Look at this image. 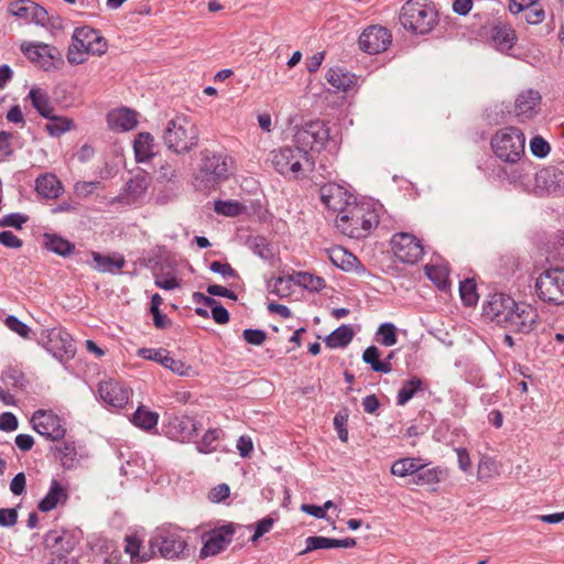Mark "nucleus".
<instances>
[{
    "mask_svg": "<svg viewBox=\"0 0 564 564\" xmlns=\"http://www.w3.org/2000/svg\"><path fill=\"white\" fill-rule=\"evenodd\" d=\"M126 553L131 556V560L138 558L140 562H145L152 557V550L141 551L140 541L135 536H126Z\"/></svg>",
    "mask_w": 564,
    "mask_h": 564,
    "instance_id": "43",
    "label": "nucleus"
},
{
    "mask_svg": "<svg viewBox=\"0 0 564 564\" xmlns=\"http://www.w3.org/2000/svg\"><path fill=\"white\" fill-rule=\"evenodd\" d=\"M422 388V380L417 377H413L410 380H406L402 388L398 392V404L404 405L409 402L414 394Z\"/></svg>",
    "mask_w": 564,
    "mask_h": 564,
    "instance_id": "41",
    "label": "nucleus"
},
{
    "mask_svg": "<svg viewBox=\"0 0 564 564\" xmlns=\"http://www.w3.org/2000/svg\"><path fill=\"white\" fill-rule=\"evenodd\" d=\"M319 195L323 204L330 210L340 215L352 202V196L340 185L327 183L321 186Z\"/></svg>",
    "mask_w": 564,
    "mask_h": 564,
    "instance_id": "19",
    "label": "nucleus"
},
{
    "mask_svg": "<svg viewBox=\"0 0 564 564\" xmlns=\"http://www.w3.org/2000/svg\"><path fill=\"white\" fill-rule=\"evenodd\" d=\"M294 282L299 285L314 292L325 288V280L308 272H299L294 276Z\"/></svg>",
    "mask_w": 564,
    "mask_h": 564,
    "instance_id": "42",
    "label": "nucleus"
},
{
    "mask_svg": "<svg viewBox=\"0 0 564 564\" xmlns=\"http://www.w3.org/2000/svg\"><path fill=\"white\" fill-rule=\"evenodd\" d=\"M514 33L510 29H499L494 35V41L501 50L511 48L513 45Z\"/></svg>",
    "mask_w": 564,
    "mask_h": 564,
    "instance_id": "56",
    "label": "nucleus"
},
{
    "mask_svg": "<svg viewBox=\"0 0 564 564\" xmlns=\"http://www.w3.org/2000/svg\"><path fill=\"white\" fill-rule=\"evenodd\" d=\"M100 399L108 405L122 408L128 403L130 391L121 382L109 379L99 383Z\"/></svg>",
    "mask_w": 564,
    "mask_h": 564,
    "instance_id": "20",
    "label": "nucleus"
},
{
    "mask_svg": "<svg viewBox=\"0 0 564 564\" xmlns=\"http://www.w3.org/2000/svg\"><path fill=\"white\" fill-rule=\"evenodd\" d=\"M29 98L32 102V106L42 117L51 118V115L53 113V107L51 106L46 91L41 88L33 87L29 93Z\"/></svg>",
    "mask_w": 564,
    "mask_h": 564,
    "instance_id": "32",
    "label": "nucleus"
},
{
    "mask_svg": "<svg viewBox=\"0 0 564 564\" xmlns=\"http://www.w3.org/2000/svg\"><path fill=\"white\" fill-rule=\"evenodd\" d=\"M392 35L381 25H371L364 30L359 36V47L368 54H378L386 51L391 44Z\"/></svg>",
    "mask_w": 564,
    "mask_h": 564,
    "instance_id": "17",
    "label": "nucleus"
},
{
    "mask_svg": "<svg viewBox=\"0 0 564 564\" xmlns=\"http://www.w3.org/2000/svg\"><path fill=\"white\" fill-rule=\"evenodd\" d=\"M29 7L32 9L30 20L35 24L44 26L48 22V14L46 10L35 2L29 4Z\"/></svg>",
    "mask_w": 564,
    "mask_h": 564,
    "instance_id": "61",
    "label": "nucleus"
},
{
    "mask_svg": "<svg viewBox=\"0 0 564 564\" xmlns=\"http://www.w3.org/2000/svg\"><path fill=\"white\" fill-rule=\"evenodd\" d=\"M249 248L263 260H271L274 257L273 248L262 236L251 237L248 240Z\"/></svg>",
    "mask_w": 564,
    "mask_h": 564,
    "instance_id": "40",
    "label": "nucleus"
},
{
    "mask_svg": "<svg viewBox=\"0 0 564 564\" xmlns=\"http://www.w3.org/2000/svg\"><path fill=\"white\" fill-rule=\"evenodd\" d=\"M274 520L271 517H265L257 522L256 530L251 536L252 542H257L262 535L268 533L273 527Z\"/></svg>",
    "mask_w": 564,
    "mask_h": 564,
    "instance_id": "62",
    "label": "nucleus"
},
{
    "mask_svg": "<svg viewBox=\"0 0 564 564\" xmlns=\"http://www.w3.org/2000/svg\"><path fill=\"white\" fill-rule=\"evenodd\" d=\"M219 430H208L198 445V449L203 453H209L215 449L214 443L219 438Z\"/></svg>",
    "mask_w": 564,
    "mask_h": 564,
    "instance_id": "58",
    "label": "nucleus"
},
{
    "mask_svg": "<svg viewBox=\"0 0 564 564\" xmlns=\"http://www.w3.org/2000/svg\"><path fill=\"white\" fill-rule=\"evenodd\" d=\"M85 54H89L88 50H86V45L82 41H78L73 33L72 44L67 52V61L73 65L82 64L85 61Z\"/></svg>",
    "mask_w": 564,
    "mask_h": 564,
    "instance_id": "44",
    "label": "nucleus"
},
{
    "mask_svg": "<svg viewBox=\"0 0 564 564\" xmlns=\"http://www.w3.org/2000/svg\"><path fill=\"white\" fill-rule=\"evenodd\" d=\"M150 185V176L144 171L135 174L126 184L124 193L121 194L120 200L128 204L134 203L138 198L143 196Z\"/></svg>",
    "mask_w": 564,
    "mask_h": 564,
    "instance_id": "25",
    "label": "nucleus"
},
{
    "mask_svg": "<svg viewBox=\"0 0 564 564\" xmlns=\"http://www.w3.org/2000/svg\"><path fill=\"white\" fill-rule=\"evenodd\" d=\"M0 243L11 249H19L23 245L22 240L9 230L0 232Z\"/></svg>",
    "mask_w": 564,
    "mask_h": 564,
    "instance_id": "64",
    "label": "nucleus"
},
{
    "mask_svg": "<svg viewBox=\"0 0 564 564\" xmlns=\"http://www.w3.org/2000/svg\"><path fill=\"white\" fill-rule=\"evenodd\" d=\"M235 527L232 523L214 529L203 535L204 545L199 555L202 558L215 556L223 552L232 541Z\"/></svg>",
    "mask_w": 564,
    "mask_h": 564,
    "instance_id": "16",
    "label": "nucleus"
},
{
    "mask_svg": "<svg viewBox=\"0 0 564 564\" xmlns=\"http://www.w3.org/2000/svg\"><path fill=\"white\" fill-rule=\"evenodd\" d=\"M459 293L462 301L467 306H473L478 301V295L476 292V283L474 280L466 279L460 282L459 284Z\"/></svg>",
    "mask_w": 564,
    "mask_h": 564,
    "instance_id": "50",
    "label": "nucleus"
},
{
    "mask_svg": "<svg viewBox=\"0 0 564 564\" xmlns=\"http://www.w3.org/2000/svg\"><path fill=\"white\" fill-rule=\"evenodd\" d=\"M25 57L45 72L58 68L64 62L58 48L42 42H23L20 46Z\"/></svg>",
    "mask_w": 564,
    "mask_h": 564,
    "instance_id": "10",
    "label": "nucleus"
},
{
    "mask_svg": "<svg viewBox=\"0 0 564 564\" xmlns=\"http://www.w3.org/2000/svg\"><path fill=\"white\" fill-rule=\"evenodd\" d=\"M2 380L8 389L17 391H23L28 387V380L24 373L15 368H9L2 375Z\"/></svg>",
    "mask_w": 564,
    "mask_h": 564,
    "instance_id": "39",
    "label": "nucleus"
},
{
    "mask_svg": "<svg viewBox=\"0 0 564 564\" xmlns=\"http://www.w3.org/2000/svg\"><path fill=\"white\" fill-rule=\"evenodd\" d=\"M33 429L51 441H59L66 434L63 420L51 410H37L31 419Z\"/></svg>",
    "mask_w": 564,
    "mask_h": 564,
    "instance_id": "13",
    "label": "nucleus"
},
{
    "mask_svg": "<svg viewBox=\"0 0 564 564\" xmlns=\"http://www.w3.org/2000/svg\"><path fill=\"white\" fill-rule=\"evenodd\" d=\"M47 119L50 122L46 124L45 129L52 137H58L72 128L73 121L70 119L56 117L53 113L51 118Z\"/></svg>",
    "mask_w": 564,
    "mask_h": 564,
    "instance_id": "45",
    "label": "nucleus"
},
{
    "mask_svg": "<svg viewBox=\"0 0 564 564\" xmlns=\"http://www.w3.org/2000/svg\"><path fill=\"white\" fill-rule=\"evenodd\" d=\"M294 276H279L269 283L270 291L279 297H285L291 294Z\"/></svg>",
    "mask_w": 564,
    "mask_h": 564,
    "instance_id": "48",
    "label": "nucleus"
},
{
    "mask_svg": "<svg viewBox=\"0 0 564 564\" xmlns=\"http://www.w3.org/2000/svg\"><path fill=\"white\" fill-rule=\"evenodd\" d=\"M443 470L440 467L425 468L421 462V467L416 470L412 482L419 486L435 485L440 482Z\"/></svg>",
    "mask_w": 564,
    "mask_h": 564,
    "instance_id": "36",
    "label": "nucleus"
},
{
    "mask_svg": "<svg viewBox=\"0 0 564 564\" xmlns=\"http://www.w3.org/2000/svg\"><path fill=\"white\" fill-rule=\"evenodd\" d=\"M162 366L170 369L172 372L180 376H192L194 373L193 367L186 365L184 361L180 359H174L169 354L164 355Z\"/></svg>",
    "mask_w": 564,
    "mask_h": 564,
    "instance_id": "49",
    "label": "nucleus"
},
{
    "mask_svg": "<svg viewBox=\"0 0 564 564\" xmlns=\"http://www.w3.org/2000/svg\"><path fill=\"white\" fill-rule=\"evenodd\" d=\"M294 142L305 154L321 152L328 144L335 143L329 128L322 120H312L299 127L294 134Z\"/></svg>",
    "mask_w": 564,
    "mask_h": 564,
    "instance_id": "7",
    "label": "nucleus"
},
{
    "mask_svg": "<svg viewBox=\"0 0 564 564\" xmlns=\"http://www.w3.org/2000/svg\"><path fill=\"white\" fill-rule=\"evenodd\" d=\"M26 221H28L26 216L19 214V213H13V214H8V215L3 216L0 219V226L1 227H13L17 229H21L23 224H25Z\"/></svg>",
    "mask_w": 564,
    "mask_h": 564,
    "instance_id": "60",
    "label": "nucleus"
},
{
    "mask_svg": "<svg viewBox=\"0 0 564 564\" xmlns=\"http://www.w3.org/2000/svg\"><path fill=\"white\" fill-rule=\"evenodd\" d=\"M419 467H421V458L405 457L395 460L391 465L390 470L392 475L398 477L412 476V478H414Z\"/></svg>",
    "mask_w": 564,
    "mask_h": 564,
    "instance_id": "35",
    "label": "nucleus"
},
{
    "mask_svg": "<svg viewBox=\"0 0 564 564\" xmlns=\"http://www.w3.org/2000/svg\"><path fill=\"white\" fill-rule=\"evenodd\" d=\"M378 224V212L370 203L352 202L340 215L336 216L338 230L355 239L368 237Z\"/></svg>",
    "mask_w": 564,
    "mask_h": 564,
    "instance_id": "1",
    "label": "nucleus"
},
{
    "mask_svg": "<svg viewBox=\"0 0 564 564\" xmlns=\"http://www.w3.org/2000/svg\"><path fill=\"white\" fill-rule=\"evenodd\" d=\"M330 262L344 271H351L359 264V260L343 247H333L326 250Z\"/></svg>",
    "mask_w": 564,
    "mask_h": 564,
    "instance_id": "30",
    "label": "nucleus"
},
{
    "mask_svg": "<svg viewBox=\"0 0 564 564\" xmlns=\"http://www.w3.org/2000/svg\"><path fill=\"white\" fill-rule=\"evenodd\" d=\"M243 339L254 346L262 345L267 339V333L262 329L247 328L242 333Z\"/></svg>",
    "mask_w": 564,
    "mask_h": 564,
    "instance_id": "59",
    "label": "nucleus"
},
{
    "mask_svg": "<svg viewBox=\"0 0 564 564\" xmlns=\"http://www.w3.org/2000/svg\"><path fill=\"white\" fill-rule=\"evenodd\" d=\"M44 545L52 550V555L70 554L76 545V540L66 531L51 530L44 536Z\"/></svg>",
    "mask_w": 564,
    "mask_h": 564,
    "instance_id": "21",
    "label": "nucleus"
},
{
    "mask_svg": "<svg viewBox=\"0 0 564 564\" xmlns=\"http://www.w3.org/2000/svg\"><path fill=\"white\" fill-rule=\"evenodd\" d=\"M43 239L45 247L50 251L63 257L70 254L75 249V246L72 242L54 234H45Z\"/></svg>",
    "mask_w": 564,
    "mask_h": 564,
    "instance_id": "34",
    "label": "nucleus"
},
{
    "mask_svg": "<svg viewBox=\"0 0 564 564\" xmlns=\"http://www.w3.org/2000/svg\"><path fill=\"white\" fill-rule=\"evenodd\" d=\"M333 547H336V539L325 536H308L306 539V547L301 552V554H305L314 550Z\"/></svg>",
    "mask_w": 564,
    "mask_h": 564,
    "instance_id": "52",
    "label": "nucleus"
},
{
    "mask_svg": "<svg viewBox=\"0 0 564 564\" xmlns=\"http://www.w3.org/2000/svg\"><path fill=\"white\" fill-rule=\"evenodd\" d=\"M230 158L227 155L204 151L199 170L195 176V186L202 191L228 178Z\"/></svg>",
    "mask_w": 564,
    "mask_h": 564,
    "instance_id": "6",
    "label": "nucleus"
},
{
    "mask_svg": "<svg viewBox=\"0 0 564 564\" xmlns=\"http://www.w3.org/2000/svg\"><path fill=\"white\" fill-rule=\"evenodd\" d=\"M58 453V458L61 459L63 466L69 467L75 457H76V447L72 442H64L62 445L56 447Z\"/></svg>",
    "mask_w": 564,
    "mask_h": 564,
    "instance_id": "53",
    "label": "nucleus"
},
{
    "mask_svg": "<svg viewBox=\"0 0 564 564\" xmlns=\"http://www.w3.org/2000/svg\"><path fill=\"white\" fill-rule=\"evenodd\" d=\"M539 323L538 310L525 302H516L503 328L512 333L529 334L533 332Z\"/></svg>",
    "mask_w": 564,
    "mask_h": 564,
    "instance_id": "12",
    "label": "nucleus"
},
{
    "mask_svg": "<svg viewBox=\"0 0 564 564\" xmlns=\"http://www.w3.org/2000/svg\"><path fill=\"white\" fill-rule=\"evenodd\" d=\"M391 246L394 256L403 263H416L424 252L421 241L408 232L393 235Z\"/></svg>",
    "mask_w": 564,
    "mask_h": 564,
    "instance_id": "14",
    "label": "nucleus"
},
{
    "mask_svg": "<svg viewBox=\"0 0 564 564\" xmlns=\"http://www.w3.org/2000/svg\"><path fill=\"white\" fill-rule=\"evenodd\" d=\"M68 499V490L58 480L53 479L48 492L39 502L37 508L42 512H48L55 509L58 505L66 503Z\"/></svg>",
    "mask_w": 564,
    "mask_h": 564,
    "instance_id": "24",
    "label": "nucleus"
},
{
    "mask_svg": "<svg viewBox=\"0 0 564 564\" xmlns=\"http://www.w3.org/2000/svg\"><path fill=\"white\" fill-rule=\"evenodd\" d=\"M169 433L184 442L197 435L196 421L187 415L173 417L169 423Z\"/></svg>",
    "mask_w": 564,
    "mask_h": 564,
    "instance_id": "26",
    "label": "nucleus"
},
{
    "mask_svg": "<svg viewBox=\"0 0 564 564\" xmlns=\"http://www.w3.org/2000/svg\"><path fill=\"white\" fill-rule=\"evenodd\" d=\"M91 257L94 260V264L91 267L99 272H108L115 273L120 271L124 264L126 260L122 254L113 253L112 256L101 254L99 252H91Z\"/></svg>",
    "mask_w": 564,
    "mask_h": 564,
    "instance_id": "29",
    "label": "nucleus"
},
{
    "mask_svg": "<svg viewBox=\"0 0 564 564\" xmlns=\"http://www.w3.org/2000/svg\"><path fill=\"white\" fill-rule=\"evenodd\" d=\"M4 325L12 332L17 333L22 338H29L31 328L13 315L7 316Z\"/></svg>",
    "mask_w": 564,
    "mask_h": 564,
    "instance_id": "54",
    "label": "nucleus"
},
{
    "mask_svg": "<svg viewBox=\"0 0 564 564\" xmlns=\"http://www.w3.org/2000/svg\"><path fill=\"white\" fill-rule=\"evenodd\" d=\"M159 421V414L144 406H139L133 414L132 423L145 431L154 429Z\"/></svg>",
    "mask_w": 564,
    "mask_h": 564,
    "instance_id": "37",
    "label": "nucleus"
},
{
    "mask_svg": "<svg viewBox=\"0 0 564 564\" xmlns=\"http://www.w3.org/2000/svg\"><path fill=\"white\" fill-rule=\"evenodd\" d=\"M530 149L534 156L545 158L550 153V144L541 135H535L530 141Z\"/></svg>",
    "mask_w": 564,
    "mask_h": 564,
    "instance_id": "57",
    "label": "nucleus"
},
{
    "mask_svg": "<svg viewBox=\"0 0 564 564\" xmlns=\"http://www.w3.org/2000/svg\"><path fill=\"white\" fill-rule=\"evenodd\" d=\"M152 556L158 552L164 558H176L186 547V542L176 529L159 528L149 541Z\"/></svg>",
    "mask_w": 564,
    "mask_h": 564,
    "instance_id": "9",
    "label": "nucleus"
},
{
    "mask_svg": "<svg viewBox=\"0 0 564 564\" xmlns=\"http://www.w3.org/2000/svg\"><path fill=\"white\" fill-rule=\"evenodd\" d=\"M270 160L273 167L281 175L299 177L304 167L313 170L315 162L311 154H305L297 144L295 147H281L271 151Z\"/></svg>",
    "mask_w": 564,
    "mask_h": 564,
    "instance_id": "5",
    "label": "nucleus"
},
{
    "mask_svg": "<svg viewBox=\"0 0 564 564\" xmlns=\"http://www.w3.org/2000/svg\"><path fill=\"white\" fill-rule=\"evenodd\" d=\"M35 191L46 199H55L63 193V185L54 174L45 173L37 176Z\"/></svg>",
    "mask_w": 564,
    "mask_h": 564,
    "instance_id": "28",
    "label": "nucleus"
},
{
    "mask_svg": "<svg viewBox=\"0 0 564 564\" xmlns=\"http://www.w3.org/2000/svg\"><path fill=\"white\" fill-rule=\"evenodd\" d=\"M156 144L149 132H140L133 141V151L138 163L149 162L155 155Z\"/></svg>",
    "mask_w": 564,
    "mask_h": 564,
    "instance_id": "27",
    "label": "nucleus"
},
{
    "mask_svg": "<svg viewBox=\"0 0 564 564\" xmlns=\"http://www.w3.org/2000/svg\"><path fill=\"white\" fill-rule=\"evenodd\" d=\"M542 107L541 94L532 88L524 89L514 99L513 115L520 123L533 120Z\"/></svg>",
    "mask_w": 564,
    "mask_h": 564,
    "instance_id": "15",
    "label": "nucleus"
},
{
    "mask_svg": "<svg viewBox=\"0 0 564 564\" xmlns=\"http://www.w3.org/2000/svg\"><path fill=\"white\" fill-rule=\"evenodd\" d=\"M214 210L219 215L236 217L245 210V206L238 202L217 200Z\"/></svg>",
    "mask_w": 564,
    "mask_h": 564,
    "instance_id": "51",
    "label": "nucleus"
},
{
    "mask_svg": "<svg viewBox=\"0 0 564 564\" xmlns=\"http://www.w3.org/2000/svg\"><path fill=\"white\" fill-rule=\"evenodd\" d=\"M31 0H17L10 3L9 11L11 14L21 18V19H30L32 9L29 4H32Z\"/></svg>",
    "mask_w": 564,
    "mask_h": 564,
    "instance_id": "55",
    "label": "nucleus"
},
{
    "mask_svg": "<svg viewBox=\"0 0 564 564\" xmlns=\"http://www.w3.org/2000/svg\"><path fill=\"white\" fill-rule=\"evenodd\" d=\"M74 34L86 45L89 54L100 56L107 51V42L98 31L89 26H80L75 29Z\"/></svg>",
    "mask_w": 564,
    "mask_h": 564,
    "instance_id": "23",
    "label": "nucleus"
},
{
    "mask_svg": "<svg viewBox=\"0 0 564 564\" xmlns=\"http://www.w3.org/2000/svg\"><path fill=\"white\" fill-rule=\"evenodd\" d=\"M163 141L169 150L176 154H185L197 147L198 129L184 116L171 119L164 131Z\"/></svg>",
    "mask_w": 564,
    "mask_h": 564,
    "instance_id": "2",
    "label": "nucleus"
},
{
    "mask_svg": "<svg viewBox=\"0 0 564 564\" xmlns=\"http://www.w3.org/2000/svg\"><path fill=\"white\" fill-rule=\"evenodd\" d=\"M397 328L392 323L381 324L377 332V341L386 347L397 344Z\"/></svg>",
    "mask_w": 564,
    "mask_h": 564,
    "instance_id": "46",
    "label": "nucleus"
},
{
    "mask_svg": "<svg viewBox=\"0 0 564 564\" xmlns=\"http://www.w3.org/2000/svg\"><path fill=\"white\" fill-rule=\"evenodd\" d=\"M516 302L517 301L507 294H492L484 305V315L490 321L503 327L511 310L514 307Z\"/></svg>",
    "mask_w": 564,
    "mask_h": 564,
    "instance_id": "18",
    "label": "nucleus"
},
{
    "mask_svg": "<svg viewBox=\"0 0 564 564\" xmlns=\"http://www.w3.org/2000/svg\"><path fill=\"white\" fill-rule=\"evenodd\" d=\"M177 178L176 169L169 162L161 164L158 171V180L160 182H174Z\"/></svg>",
    "mask_w": 564,
    "mask_h": 564,
    "instance_id": "63",
    "label": "nucleus"
},
{
    "mask_svg": "<svg viewBox=\"0 0 564 564\" xmlns=\"http://www.w3.org/2000/svg\"><path fill=\"white\" fill-rule=\"evenodd\" d=\"M107 122L113 131H130L138 124V112L126 107L113 109L107 115Z\"/></svg>",
    "mask_w": 564,
    "mask_h": 564,
    "instance_id": "22",
    "label": "nucleus"
},
{
    "mask_svg": "<svg viewBox=\"0 0 564 564\" xmlns=\"http://www.w3.org/2000/svg\"><path fill=\"white\" fill-rule=\"evenodd\" d=\"M490 145L499 160L516 164L524 155L525 137L517 127H505L491 137Z\"/></svg>",
    "mask_w": 564,
    "mask_h": 564,
    "instance_id": "4",
    "label": "nucleus"
},
{
    "mask_svg": "<svg viewBox=\"0 0 564 564\" xmlns=\"http://www.w3.org/2000/svg\"><path fill=\"white\" fill-rule=\"evenodd\" d=\"M364 362L370 365V368L375 372L389 373L392 371V366H388L387 362L380 360V351L376 346H369L362 354Z\"/></svg>",
    "mask_w": 564,
    "mask_h": 564,
    "instance_id": "38",
    "label": "nucleus"
},
{
    "mask_svg": "<svg viewBox=\"0 0 564 564\" xmlns=\"http://www.w3.org/2000/svg\"><path fill=\"white\" fill-rule=\"evenodd\" d=\"M39 343L59 360L73 358L76 352L72 336L62 328L42 330Z\"/></svg>",
    "mask_w": 564,
    "mask_h": 564,
    "instance_id": "11",
    "label": "nucleus"
},
{
    "mask_svg": "<svg viewBox=\"0 0 564 564\" xmlns=\"http://www.w3.org/2000/svg\"><path fill=\"white\" fill-rule=\"evenodd\" d=\"M354 75L343 68H330L326 74L327 82L336 89L347 91L354 84Z\"/></svg>",
    "mask_w": 564,
    "mask_h": 564,
    "instance_id": "31",
    "label": "nucleus"
},
{
    "mask_svg": "<svg viewBox=\"0 0 564 564\" xmlns=\"http://www.w3.org/2000/svg\"><path fill=\"white\" fill-rule=\"evenodd\" d=\"M539 297L554 305L564 304V269L544 270L535 281Z\"/></svg>",
    "mask_w": 564,
    "mask_h": 564,
    "instance_id": "8",
    "label": "nucleus"
},
{
    "mask_svg": "<svg viewBox=\"0 0 564 564\" xmlns=\"http://www.w3.org/2000/svg\"><path fill=\"white\" fill-rule=\"evenodd\" d=\"M498 474H499V465L494 458H491L489 456H482L479 459L478 479H480V480L489 479Z\"/></svg>",
    "mask_w": 564,
    "mask_h": 564,
    "instance_id": "47",
    "label": "nucleus"
},
{
    "mask_svg": "<svg viewBox=\"0 0 564 564\" xmlns=\"http://www.w3.org/2000/svg\"><path fill=\"white\" fill-rule=\"evenodd\" d=\"M403 28L414 34H429L438 22L437 12L425 0H410L400 12Z\"/></svg>",
    "mask_w": 564,
    "mask_h": 564,
    "instance_id": "3",
    "label": "nucleus"
},
{
    "mask_svg": "<svg viewBox=\"0 0 564 564\" xmlns=\"http://www.w3.org/2000/svg\"><path fill=\"white\" fill-rule=\"evenodd\" d=\"M352 328L348 325H341L325 338V344L329 348L346 347L352 340Z\"/></svg>",
    "mask_w": 564,
    "mask_h": 564,
    "instance_id": "33",
    "label": "nucleus"
}]
</instances>
